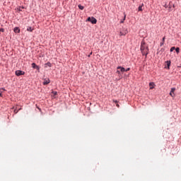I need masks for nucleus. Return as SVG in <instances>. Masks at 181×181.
<instances>
[{"mask_svg": "<svg viewBox=\"0 0 181 181\" xmlns=\"http://www.w3.org/2000/svg\"><path fill=\"white\" fill-rule=\"evenodd\" d=\"M148 45L145 43V41H142L141 44V52L144 56H148Z\"/></svg>", "mask_w": 181, "mask_h": 181, "instance_id": "f257e3e1", "label": "nucleus"}, {"mask_svg": "<svg viewBox=\"0 0 181 181\" xmlns=\"http://www.w3.org/2000/svg\"><path fill=\"white\" fill-rule=\"evenodd\" d=\"M86 22H90L93 25H95V23H97V19L94 17H88Z\"/></svg>", "mask_w": 181, "mask_h": 181, "instance_id": "f03ea898", "label": "nucleus"}, {"mask_svg": "<svg viewBox=\"0 0 181 181\" xmlns=\"http://www.w3.org/2000/svg\"><path fill=\"white\" fill-rule=\"evenodd\" d=\"M128 33V30L127 28H123L122 30L119 32V36H125Z\"/></svg>", "mask_w": 181, "mask_h": 181, "instance_id": "7ed1b4c3", "label": "nucleus"}, {"mask_svg": "<svg viewBox=\"0 0 181 181\" xmlns=\"http://www.w3.org/2000/svg\"><path fill=\"white\" fill-rule=\"evenodd\" d=\"M25 74V72L23 71L18 70L16 71V76H23Z\"/></svg>", "mask_w": 181, "mask_h": 181, "instance_id": "20e7f679", "label": "nucleus"}, {"mask_svg": "<svg viewBox=\"0 0 181 181\" xmlns=\"http://www.w3.org/2000/svg\"><path fill=\"white\" fill-rule=\"evenodd\" d=\"M175 91H176V88H171V90H170V95L171 97H175Z\"/></svg>", "mask_w": 181, "mask_h": 181, "instance_id": "39448f33", "label": "nucleus"}, {"mask_svg": "<svg viewBox=\"0 0 181 181\" xmlns=\"http://www.w3.org/2000/svg\"><path fill=\"white\" fill-rule=\"evenodd\" d=\"M49 83H50V79L49 78L44 79V81L42 83L44 86H47V84H49Z\"/></svg>", "mask_w": 181, "mask_h": 181, "instance_id": "423d86ee", "label": "nucleus"}, {"mask_svg": "<svg viewBox=\"0 0 181 181\" xmlns=\"http://www.w3.org/2000/svg\"><path fill=\"white\" fill-rule=\"evenodd\" d=\"M117 70H120V73H124L125 72V68L122 67V66H117Z\"/></svg>", "mask_w": 181, "mask_h": 181, "instance_id": "0eeeda50", "label": "nucleus"}, {"mask_svg": "<svg viewBox=\"0 0 181 181\" xmlns=\"http://www.w3.org/2000/svg\"><path fill=\"white\" fill-rule=\"evenodd\" d=\"M165 64H166L167 66H165V68L168 69V70H169V69L170 67V61H166Z\"/></svg>", "mask_w": 181, "mask_h": 181, "instance_id": "6e6552de", "label": "nucleus"}, {"mask_svg": "<svg viewBox=\"0 0 181 181\" xmlns=\"http://www.w3.org/2000/svg\"><path fill=\"white\" fill-rule=\"evenodd\" d=\"M150 90H152L155 88V83L153 82H151L149 83Z\"/></svg>", "mask_w": 181, "mask_h": 181, "instance_id": "1a4fd4ad", "label": "nucleus"}, {"mask_svg": "<svg viewBox=\"0 0 181 181\" xmlns=\"http://www.w3.org/2000/svg\"><path fill=\"white\" fill-rule=\"evenodd\" d=\"M13 31L15 32V33H20L21 29H19V28H18V27H16V28H14Z\"/></svg>", "mask_w": 181, "mask_h": 181, "instance_id": "9d476101", "label": "nucleus"}, {"mask_svg": "<svg viewBox=\"0 0 181 181\" xmlns=\"http://www.w3.org/2000/svg\"><path fill=\"white\" fill-rule=\"evenodd\" d=\"M143 11H144V4H141V5L139 6V11L142 12Z\"/></svg>", "mask_w": 181, "mask_h": 181, "instance_id": "9b49d317", "label": "nucleus"}, {"mask_svg": "<svg viewBox=\"0 0 181 181\" xmlns=\"http://www.w3.org/2000/svg\"><path fill=\"white\" fill-rule=\"evenodd\" d=\"M32 67H33V69H39V66L37 65H36V64H35V63L32 64Z\"/></svg>", "mask_w": 181, "mask_h": 181, "instance_id": "f8f14e48", "label": "nucleus"}, {"mask_svg": "<svg viewBox=\"0 0 181 181\" xmlns=\"http://www.w3.org/2000/svg\"><path fill=\"white\" fill-rule=\"evenodd\" d=\"M52 67V64L50 62H47V64H45V67Z\"/></svg>", "mask_w": 181, "mask_h": 181, "instance_id": "ddd939ff", "label": "nucleus"}, {"mask_svg": "<svg viewBox=\"0 0 181 181\" xmlns=\"http://www.w3.org/2000/svg\"><path fill=\"white\" fill-rule=\"evenodd\" d=\"M27 30H28V32H33V29L32 28V27H28L27 28Z\"/></svg>", "mask_w": 181, "mask_h": 181, "instance_id": "4468645a", "label": "nucleus"}, {"mask_svg": "<svg viewBox=\"0 0 181 181\" xmlns=\"http://www.w3.org/2000/svg\"><path fill=\"white\" fill-rule=\"evenodd\" d=\"M79 9H81V11H83V9H84V6H81V5H78V6Z\"/></svg>", "mask_w": 181, "mask_h": 181, "instance_id": "2eb2a0df", "label": "nucleus"}, {"mask_svg": "<svg viewBox=\"0 0 181 181\" xmlns=\"http://www.w3.org/2000/svg\"><path fill=\"white\" fill-rule=\"evenodd\" d=\"M176 47H172L170 49V52H173V50H175Z\"/></svg>", "mask_w": 181, "mask_h": 181, "instance_id": "dca6fc26", "label": "nucleus"}, {"mask_svg": "<svg viewBox=\"0 0 181 181\" xmlns=\"http://www.w3.org/2000/svg\"><path fill=\"white\" fill-rule=\"evenodd\" d=\"M180 50V49L179 47L175 48V52L177 53H179Z\"/></svg>", "mask_w": 181, "mask_h": 181, "instance_id": "f3484780", "label": "nucleus"}, {"mask_svg": "<svg viewBox=\"0 0 181 181\" xmlns=\"http://www.w3.org/2000/svg\"><path fill=\"white\" fill-rule=\"evenodd\" d=\"M127 18V15L124 14V17L123 21H121V23H124V21H125V18Z\"/></svg>", "mask_w": 181, "mask_h": 181, "instance_id": "a211bd4d", "label": "nucleus"}, {"mask_svg": "<svg viewBox=\"0 0 181 181\" xmlns=\"http://www.w3.org/2000/svg\"><path fill=\"white\" fill-rule=\"evenodd\" d=\"M116 73H117V74H119H119H121V71H119V70L117 69V71H116Z\"/></svg>", "mask_w": 181, "mask_h": 181, "instance_id": "6ab92c4d", "label": "nucleus"}, {"mask_svg": "<svg viewBox=\"0 0 181 181\" xmlns=\"http://www.w3.org/2000/svg\"><path fill=\"white\" fill-rule=\"evenodd\" d=\"M52 94H54V95H57V92L53 91V92H52Z\"/></svg>", "mask_w": 181, "mask_h": 181, "instance_id": "aec40b11", "label": "nucleus"}, {"mask_svg": "<svg viewBox=\"0 0 181 181\" xmlns=\"http://www.w3.org/2000/svg\"><path fill=\"white\" fill-rule=\"evenodd\" d=\"M0 32H5V30L4 28H0Z\"/></svg>", "mask_w": 181, "mask_h": 181, "instance_id": "412c9836", "label": "nucleus"}, {"mask_svg": "<svg viewBox=\"0 0 181 181\" xmlns=\"http://www.w3.org/2000/svg\"><path fill=\"white\" fill-rule=\"evenodd\" d=\"M129 70H131V68H127V69H125V71H129Z\"/></svg>", "mask_w": 181, "mask_h": 181, "instance_id": "4be33fe9", "label": "nucleus"}, {"mask_svg": "<svg viewBox=\"0 0 181 181\" xmlns=\"http://www.w3.org/2000/svg\"><path fill=\"white\" fill-rule=\"evenodd\" d=\"M164 43H165L164 42H160V46H163Z\"/></svg>", "mask_w": 181, "mask_h": 181, "instance_id": "5701e85b", "label": "nucleus"}, {"mask_svg": "<svg viewBox=\"0 0 181 181\" xmlns=\"http://www.w3.org/2000/svg\"><path fill=\"white\" fill-rule=\"evenodd\" d=\"M165 39H166V37H163V42H165Z\"/></svg>", "mask_w": 181, "mask_h": 181, "instance_id": "b1692460", "label": "nucleus"}, {"mask_svg": "<svg viewBox=\"0 0 181 181\" xmlns=\"http://www.w3.org/2000/svg\"><path fill=\"white\" fill-rule=\"evenodd\" d=\"M170 4H172V2H170L169 9H170V8H172V5H170Z\"/></svg>", "mask_w": 181, "mask_h": 181, "instance_id": "393cba45", "label": "nucleus"}, {"mask_svg": "<svg viewBox=\"0 0 181 181\" xmlns=\"http://www.w3.org/2000/svg\"><path fill=\"white\" fill-rule=\"evenodd\" d=\"M114 103H115L116 104H117V103H118V101L114 100Z\"/></svg>", "mask_w": 181, "mask_h": 181, "instance_id": "a878e982", "label": "nucleus"}, {"mask_svg": "<svg viewBox=\"0 0 181 181\" xmlns=\"http://www.w3.org/2000/svg\"><path fill=\"white\" fill-rule=\"evenodd\" d=\"M116 105L118 108H119V105L118 103Z\"/></svg>", "mask_w": 181, "mask_h": 181, "instance_id": "bb28decb", "label": "nucleus"}, {"mask_svg": "<svg viewBox=\"0 0 181 181\" xmlns=\"http://www.w3.org/2000/svg\"><path fill=\"white\" fill-rule=\"evenodd\" d=\"M15 114H18V111L14 110Z\"/></svg>", "mask_w": 181, "mask_h": 181, "instance_id": "cd10ccee", "label": "nucleus"}, {"mask_svg": "<svg viewBox=\"0 0 181 181\" xmlns=\"http://www.w3.org/2000/svg\"><path fill=\"white\" fill-rule=\"evenodd\" d=\"M164 6H165V8H168V6H166V5H165Z\"/></svg>", "mask_w": 181, "mask_h": 181, "instance_id": "c85d7f7f", "label": "nucleus"}, {"mask_svg": "<svg viewBox=\"0 0 181 181\" xmlns=\"http://www.w3.org/2000/svg\"><path fill=\"white\" fill-rule=\"evenodd\" d=\"M173 7L175 8V4L173 5Z\"/></svg>", "mask_w": 181, "mask_h": 181, "instance_id": "c756f323", "label": "nucleus"}, {"mask_svg": "<svg viewBox=\"0 0 181 181\" xmlns=\"http://www.w3.org/2000/svg\"><path fill=\"white\" fill-rule=\"evenodd\" d=\"M2 95V93H0V97Z\"/></svg>", "mask_w": 181, "mask_h": 181, "instance_id": "7c9ffc66", "label": "nucleus"}]
</instances>
